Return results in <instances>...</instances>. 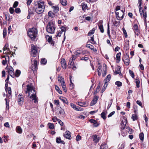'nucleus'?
I'll list each match as a JSON object with an SVG mask.
<instances>
[{
    "mask_svg": "<svg viewBox=\"0 0 149 149\" xmlns=\"http://www.w3.org/2000/svg\"><path fill=\"white\" fill-rule=\"evenodd\" d=\"M27 91H26V93L29 92L28 97L32 99V102H38V98L36 95V92L35 90L34 87L31 86L29 85L27 86Z\"/></svg>",
    "mask_w": 149,
    "mask_h": 149,
    "instance_id": "nucleus-1",
    "label": "nucleus"
},
{
    "mask_svg": "<svg viewBox=\"0 0 149 149\" xmlns=\"http://www.w3.org/2000/svg\"><path fill=\"white\" fill-rule=\"evenodd\" d=\"M34 8L35 11L37 13L40 14L42 13L45 8L44 2L41 0L35 1Z\"/></svg>",
    "mask_w": 149,
    "mask_h": 149,
    "instance_id": "nucleus-2",
    "label": "nucleus"
},
{
    "mask_svg": "<svg viewBox=\"0 0 149 149\" xmlns=\"http://www.w3.org/2000/svg\"><path fill=\"white\" fill-rule=\"evenodd\" d=\"M37 30L35 28L30 29L28 31V34L32 40L35 39L37 36Z\"/></svg>",
    "mask_w": 149,
    "mask_h": 149,
    "instance_id": "nucleus-3",
    "label": "nucleus"
},
{
    "mask_svg": "<svg viewBox=\"0 0 149 149\" xmlns=\"http://www.w3.org/2000/svg\"><path fill=\"white\" fill-rule=\"evenodd\" d=\"M46 29L48 33L51 34L54 33L55 29L54 24L52 22H49L46 27Z\"/></svg>",
    "mask_w": 149,
    "mask_h": 149,
    "instance_id": "nucleus-4",
    "label": "nucleus"
},
{
    "mask_svg": "<svg viewBox=\"0 0 149 149\" xmlns=\"http://www.w3.org/2000/svg\"><path fill=\"white\" fill-rule=\"evenodd\" d=\"M116 17L118 20H122L124 17L123 10H119V11H116Z\"/></svg>",
    "mask_w": 149,
    "mask_h": 149,
    "instance_id": "nucleus-5",
    "label": "nucleus"
},
{
    "mask_svg": "<svg viewBox=\"0 0 149 149\" xmlns=\"http://www.w3.org/2000/svg\"><path fill=\"white\" fill-rule=\"evenodd\" d=\"M31 70L34 71L37 69L38 61L37 60H31Z\"/></svg>",
    "mask_w": 149,
    "mask_h": 149,
    "instance_id": "nucleus-6",
    "label": "nucleus"
},
{
    "mask_svg": "<svg viewBox=\"0 0 149 149\" xmlns=\"http://www.w3.org/2000/svg\"><path fill=\"white\" fill-rule=\"evenodd\" d=\"M31 54L33 57H35L37 52L38 48L36 46L32 44L31 45Z\"/></svg>",
    "mask_w": 149,
    "mask_h": 149,
    "instance_id": "nucleus-7",
    "label": "nucleus"
},
{
    "mask_svg": "<svg viewBox=\"0 0 149 149\" xmlns=\"http://www.w3.org/2000/svg\"><path fill=\"white\" fill-rule=\"evenodd\" d=\"M133 29L135 34L138 36L140 34V31L138 29V26L137 24H135L134 25Z\"/></svg>",
    "mask_w": 149,
    "mask_h": 149,
    "instance_id": "nucleus-8",
    "label": "nucleus"
},
{
    "mask_svg": "<svg viewBox=\"0 0 149 149\" xmlns=\"http://www.w3.org/2000/svg\"><path fill=\"white\" fill-rule=\"evenodd\" d=\"M115 75H116L117 74H118L120 77H122V75L121 73V68L120 66H118L116 69V70L114 72Z\"/></svg>",
    "mask_w": 149,
    "mask_h": 149,
    "instance_id": "nucleus-9",
    "label": "nucleus"
},
{
    "mask_svg": "<svg viewBox=\"0 0 149 149\" xmlns=\"http://www.w3.org/2000/svg\"><path fill=\"white\" fill-rule=\"evenodd\" d=\"M45 38L48 42H49L52 45H54V42L52 40L51 36H50L48 35H47L46 36Z\"/></svg>",
    "mask_w": 149,
    "mask_h": 149,
    "instance_id": "nucleus-10",
    "label": "nucleus"
},
{
    "mask_svg": "<svg viewBox=\"0 0 149 149\" xmlns=\"http://www.w3.org/2000/svg\"><path fill=\"white\" fill-rule=\"evenodd\" d=\"M62 67L64 69L66 68L67 65L65 60L64 59H62L61 62Z\"/></svg>",
    "mask_w": 149,
    "mask_h": 149,
    "instance_id": "nucleus-11",
    "label": "nucleus"
},
{
    "mask_svg": "<svg viewBox=\"0 0 149 149\" xmlns=\"http://www.w3.org/2000/svg\"><path fill=\"white\" fill-rule=\"evenodd\" d=\"M64 136L66 139H70L71 136L70 132L68 131H66L65 133Z\"/></svg>",
    "mask_w": 149,
    "mask_h": 149,
    "instance_id": "nucleus-12",
    "label": "nucleus"
},
{
    "mask_svg": "<svg viewBox=\"0 0 149 149\" xmlns=\"http://www.w3.org/2000/svg\"><path fill=\"white\" fill-rule=\"evenodd\" d=\"M97 137L98 136L96 135H93L92 136L93 141L95 143H97L98 142L100 139L99 137Z\"/></svg>",
    "mask_w": 149,
    "mask_h": 149,
    "instance_id": "nucleus-13",
    "label": "nucleus"
},
{
    "mask_svg": "<svg viewBox=\"0 0 149 149\" xmlns=\"http://www.w3.org/2000/svg\"><path fill=\"white\" fill-rule=\"evenodd\" d=\"M124 118V121H123V120H122L121 124V128L122 129H124L125 128L127 123L126 119H125V117Z\"/></svg>",
    "mask_w": 149,
    "mask_h": 149,
    "instance_id": "nucleus-14",
    "label": "nucleus"
},
{
    "mask_svg": "<svg viewBox=\"0 0 149 149\" xmlns=\"http://www.w3.org/2000/svg\"><path fill=\"white\" fill-rule=\"evenodd\" d=\"M98 64L99 65L98 66L97 68L98 75L99 76H100L101 75L102 73V66L99 63H98Z\"/></svg>",
    "mask_w": 149,
    "mask_h": 149,
    "instance_id": "nucleus-15",
    "label": "nucleus"
},
{
    "mask_svg": "<svg viewBox=\"0 0 149 149\" xmlns=\"http://www.w3.org/2000/svg\"><path fill=\"white\" fill-rule=\"evenodd\" d=\"M58 80L59 81L61 84L65 83L64 78L61 76L58 75Z\"/></svg>",
    "mask_w": 149,
    "mask_h": 149,
    "instance_id": "nucleus-16",
    "label": "nucleus"
},
{
    "mask_svg": "<svg viewBox=\"0 0 149 149\" xmlns=\"http://www.w3.org/2000/svg\"><path fill=\"white\" fill-rule=\"evenodd\" d=\"M127 56L128 57L127 58H124L123 59L124 63L126 65H129L130 61V59L128 57V55Z\"/></svg>",
    "mask_w": 149,
    "mask_h": 149,
    "instance_id": "nucleus-17",
    "label": "nucleus"
},
{
    "mask_svg": "<svg viewBox=\"0 0 149 149\" xmlns=\"http://www.w3.org/2000/svg\"><path fill=\"white\" fill-rule=\"evenodd\" d=\"M24 98L23 95L21 94H19L18 96V102H23Z\"/></svg>",
    "mask_w": 149,
    "mask_h": 149,
    "instance_id": "nucleus-18",
    "label": "nucleus"
},
{
    "mask_svg": "<svg viewBox=\"0 0 149 149\" xmlns=\"http://www.w3.org/2000/svg\"><path fill=\"white\" fill-rule=\"evenodd\" d=\"M86 47L90 49L91 50H93L94 52H95L97 51L96 49H94V46L90 44H87L86 45Z\"/></svg>",
    "mask_w": 149,
    "mask_h": 149,
    "instance_id": "nucleus-19",
    "label": "nucleus"
},
{
    "mask_svg": "<svg viewBox=\"0 0 149 149\" xmlns=\"http://www.w3.org/2000/svg\"><path fill=\"white\" fill-rule=\"evenodd\" d=\"M8 46L9 45L8 44L5 45L3 48V50L5 52L6 51H7L8 52H10V49L8 48Z\"/></svg>",
    "mask_w": 149,
    "mask_h": 149,
    "instance_id": "nucleus-20",
    "label": "nucleus"
},
{
    "mask_svg": "<svg viewBox=\"0 0 149 149\" xmlns=\"http://www.w3.org/2000/svg\"><path fill=\"white\" fill-rule=\"evenodd\" d=\"M16 130L17 132L19 134H21L22 132V129L20 126H17L16 128Z\"/></svg>",
    "mask_w": 149,
    "mask_h": 149,
    "instance_id": "nucleus-21",
    "label": "nucleus"
},
{
    "mask_svg": "<svg viewBox=\"0 0 149 149\" xmlns=\"http://www.w3.org/2000/svg\"><path fill=\"white\" fill-rule=\"evenodd\" d=\"M120 52H119L117 54L116 56V59L117 60L116 61L117 63H119L120 61Z\"/></svg>",
    "mask_w": 149,
    "mask_h": 149,
    "instance_id": "nucleus-22",
    "label": "nucleus"
},
{
    "mask_svg": "<svg viewBox=\"0 0 149 149\" xmlns=\"http://www.w3.org/2000/svg\"><path fill=\"white\" fill-rule=\"evenodd\" d=\"M61 31H61L62 33L63 32H64V40L63 41V42H64V40H65V31H66V29H65V28L63 26H62L61 27Z\"/></svg>",
    "mask_w": 149,
    "mask_h": 149,
    "instance_id": "nucleus-23",
    "label": "nucleus"
},
{
    "mask_svg": "<svg viewBox=\"0 0 149 149\" xmlns=\"http://www.w3.org/2000/svg\"><path fill=\"white\" fill-rule=\"evenodd\" d=\"M107 148L108 146L105 143L102 144L100 147V149H107Z\"/></svg>",
    "mask_w": 149,
    "mask_h": 149,
    "instance_id": "nucleus-24",
    "label": "nucleus"
},
{
    "mask_svg": "<svg viewBox=\"0 0 149 149\" xmlns=\"http://www.w3.org/2000/svg\"><path fill=\"white\" fill-rule=\"evenodd\" d=\"M135 83L136 84L137 87L139 88V87L140 81L139 78L136 77L135 79Z\"/></svg>",
    "mask_w": 149,
    "mask_h": 149,
    "instance_id": "nucleus-25",
    "label": "nucleus"
},
{
    "mask_svg": "<svg viewBox=\"0 0 149 149\" xmlns=\"http://www.w3.org/2000/svg\"><path fill=\"white\" fill-rule=\"evenodd\" d=\"M8 72L11 76L14 74L13 69L12 67H10V68H9L8 70Z\"/></svg>",
    "mask_w": 149,
    "mask_h": 149,
    "instance_id": "nucleus-26",
    "label": "nucleus"
},
{
    "mask_svg": "<svg viewBox=\"0 0 149 149\" xmlns=\"http://www.w3.org/2000/svg\"><path fill=\"white\" fill-rule=\"evenodd\" d=\"M81 6H82V10H86L88 7L87 6V5L85 3H82Z\"/></svg>",
    "mask_w": 149,
    "mask_h": 149,
    "instance_id": "nucleus-27",
    "label": "nucleus"
},
{
    "mask_svg": "<svg viewBox=\"0 0 149 149\" xmlns=\"http://www.w3.org/2000/svg\"><path fill=\"white\" fill-rule=\"evenodd\" d=\"M140 139L142 141H143L144 140V135L143 132L141 133L139 135Z\"/></svg>",
    "mask_w": 149,
    "mask_h": 149,
    "instance_id": "nucleus-28",
    "label": "nucleus"
},
{
    "mask_svg": "<svg viewBox=\"0 0 149 149\" xmlns=\"http://www.w3.org/2000/svg\"><path fill=\"white\" fill-rule=\"evenodd\" d=\"M49 128L50 129H54V124L51 123H48V124Z\"/></svg>",
    "mask_w": 149,
    "mask_h": 149,
    "instance_id": "nucleus-29",
    "label": "nucleus"
},
{
    "mask_svg": "<svg viewBox=\"0 0 149 149\" xmlns=\"http://www.w3.org/2000/svg\"><path fill=\"white\" fill-rule=\"evenodd\" d=\"M52 8H53L54 12L55 13H57L59 10V8L57 6H53Z\"/></svg>",
    "mask_w": 149,
    "mask_h": 149,
    "instance_id": "nucleus-30",
    "label": "nucleus"
},
{
    "mask_svg": "<svg viewBox=\"0 0 149 149\" xmlns=\"http://www.w3.org/2000/svg\"><path fill=\"white\" fill-rule=\"evenodd\" d=\"M90 121L91 123H93L95 125V126L96 127H97L98 126V125L97 124V122L96 120L93 119H91L90 120Z\"/></svg>",
    "mask_w": 149,
    "mask_h": 149,
    "instance_id": "nucleus-31",
    "label": "nucleus"
},
{
    "mask_svg": "<svg viewBox=\"0 0 149 149\" xmlns=\"http://www.w3.org/2000/svg\"><path fill=\"white\" fill-rule=\"evenodd\" d=\"M56 90L57 91V92L60 94H62V91L60 89L59 87L57 86H55Z\"/></svg>",
    "mask_w": 149,
    "mask_h": 149,
    "instance_id": "nucleus-32",
    "label": "nucleus"
},
{
    "mask_svg": "<svg viewBox=\"0 0 149 149\" xmlns=\"http://www.w3.org/2000/svg\"><path fill=\"white\" fill-rule=\"evenodd\" d=\"M95 28H93L92 30H91L88 33V36H90L93 34L94 33L95 31Z\"/></svg>",
    "mask_w": 149,
    "mask_h": 149,
    "instance_id": "nucleus-33",
    "label": "nucleus"
},
{
    "mask_svg": "<svg viewBox=\"0 0 149 149\" xmlns=\"http://www.w3.org/2000/svg\"><path fill=\"white\" fill-rule=\"evenodd\" d=\"M60 2L63 6H65L67 5V1L66 0H60Z\"/></svg>",
    "mask_w": 149,
    "mask_h": 149,
    "instance_id": "nucleus-34",
    "label": "nucleus"
},
{
    "mask_svg": "<svg viewBox=\"0 0 149 149\" xmlns=\"http://www.w3.org/2000/svg\"><path fill=\"white\" fill-rule=\"evenodd\" d=\"M99 27L101 32L102 33H104V31L102 25H99Z\"/></svg>",
    "mask_w": 149,
    "mask_h": 149,
    "instance_id": "nucleus-35",
    "label": "nucleus"
},
{
    "mask_svg": "<svg viewBox=\"0 0 149 149\" xmlns=\"http://www.w3.org/2000/svg\"><path fill=\"white\" fill-rule=\"evenodd\" d=\"M61 86L64 91L65 92H67V89L65 83H64V84H61Z\"/></svg>",
    "mask_w": 149,
    "mask_h": 149,
    "instance_id": "nucleus-36",
    "label": "nucleus"
},
{
    "mask_svg": "<svg viewBox=\"0 0 149 149\" xmlns=\"http://www.w3.org/2000/svg\"><path fill=\"white\" fill-rule=\"evenodd\" d=\"M47 62V61L45 58H42L41 61V64H42L43 65H45L46 64Z\"/></svg>",
    "mask_w": 149,
    "mask_h": 149,
    "instance_id": "nucleus-37",
    "label": "nucleus"
},
{
    "mask_svg": "<svg viewBox=\"0 0 149 149\" xmlns=\"http://www.w3.org/2000/svg\"><path fill=\"white\" fill-rule=\"evenodd\" d=\"M87 103H78V105L82 107H86L88 106Z\"/></svg>",
    "mask_w": 149,
    "mask_h": 149,
    "instance_id": "nucleus-38",
    "label": "nucleus"
},
{
    "mask_svg": "<svg viewBox=\"0 0 149 149\" xmlns=\"http://www.w3.org/2000/svg\"><path fill=\"white\" fill-rule=\"evenodd\" d=\"M6 91L7 93L8 92V93L10 95V96L11 93V88L9 87L7 88H6Z\"/></svg>",
    "mask_w": 149,
    "mask_h": 149,
    "instance_id": "nucleus-39",
    "label": "nucleus"
},
{
    "mask_svg": "<svg viewBox=\"0 0 149 149\" xmlns=\"http://www.w3.org/2000/svg\"><path fill=\"white\" fill-rule=\"evenodd\" d=\"M143 17H144V20L145 22V24H146V17H147V14L146 12H145V13L143 14Z\"/></svg>",
    "mask_w": 149,
    "mask_h": 149,
    "instance_id": "nucleus-40",
    "label": "nucleus"
},
{
    "mask_svg": "<svg viewBox=\"0 0 149 149\" xmlns=\"http://www.w3.org/2000/svg\"><path fill=\"white\" fill-rule=\"evenodd\" d=\"M132 118L133 121L136 120L137 118V116L136 114H133L132 115Z\"/></svg>",
    "mask_w": 149,
    "mask_h": 149,
    "instance_id": "nucleus-41",
    "label": "nucleus"
},
{
    "mask_svg": "<svg viewBox=\"0 0 149 149\" xmlns=\"http://www.w3.org/2000/svg\"><path fill=\"white\" fill-rule=\"evenodd\" d=\"M107 33L109 37H110V33L109 30V23H108L107 24Z\"/></svg>",
    "mask_w": 149,
    "mask_h": 149,
    "instance_id": "nucleus-42",
    "label": "nucleus"
},
{
    "mask_svg": "<svg viewBox=\"0 0 149 149\" xmlns=\"http://www.w3.org/2000/svg\"><path fill=\"white\" fill-rule=\"evenodd\" d=\"M111 78V75L109 74L106 77V83H107L108 81L110 80Z\"/></svg>",
    "mask_w": 149,
    "mask_h": 149,
    "instance_id": "nucleus-43",
    "label": "nucleus"
},
{
    "mask_svg": "<svg viewBox=\"0 0 149 149\" xmlns=\"http://www.w3.org/2000/svg\"><path fill=\"white\" fill-rule=\"evenodd\" d=\"M129 72L130 74V75L133 78H134V72H133V71L131 70H129Z\"/></svg>",
    "mask_w": 149,
    "mask_h": 149,
    "instance_id": "nucleus-44",
    "label": "nucleus"
},
{
    "mask_svg": "<svg viewBox=\"0 0 149 149\" xmlns=\"http://www.w3.org/2000/svg\"><path fill=\"white\" fill-rule=\"evenodd\" d=\"M48 15L51 17H54L55 15L52 11H49L48 13Z\"/></svg>",
    "mask_w": 149,
    "mask_h": 149,
    "instance_id": "nucleus-45",
    "label": "nucleus"
},
{
    "mask_svg": "<svg viewBox=\"0 0 149 149\" xmlns=\"http://www.w3.org/2000/svg\"><path fill=\"white\" fill-rule=\"evenodd\" d=\"M20 74V71L18 70H17L15 73V75L17 77H18Z\"/></svg>",
    "mask_w": 149,
    "mask_h": 149,
    "instance_id": "nucleus-46",
    "label": "nucleus"
},
{
    "mask_svg": "<svg viewBox=\"0 0 149 149\" xmlns=\"http://www.w3.org/2000/svg\"><path fill=\"white\" fill-rule=\"evenodd\" d=\"M123 32L125 36V37L126 38H127V33L126 32V30L124 28H123Z\"/></svg>",
    "mask_w": 149,
    "mask_h": 149,
    "instance_id": "nucleus-47",
    "label": "nucleus"
},
{
    "mask_svg": "<svg viewBox=\"0 0 149 149\" xmlns=\"http://www.w3.org/2000/svg\"><path fill=\"white\" fill-rule=\"evenodd\" d=\"M7 33V30L6 28L4 29L3 31V35L4 38L6 37Z\"/></svg>",
    "mask_w": 149,
    "mask_h": 149,
    "instance_id": "nucleus-48",
    "label": "nucleus"
},
{
    "mask_svg": "<svg viewBox=\"0 0 149 149\" xmlns=\"http://www.w3.org/2000/svg\"><path fill=\"white\" fill-rule=\"evenodd\" d=\"M98 98L99 97L98 96H95L94 97V98L93 100V101L94 102H96Z\"/></svg>",
    "mask_w": 149,
    "mask_h": 149,
    "instance_id": "nucleus-49",
    "label": "nucleus"
},
{
    "mask_svg": "<svg viewBox=\"0 0 149 149\" xmlns=\"http://www.w3.org/2000/svg\"><path fill=\"white\" fill-rule=\"evenodd\" d=\"M101 117L104 120H105L106 119V117L105 116V114L104 112H102V113L101 114Z\"/></svg>",
    "mask_w": 149,
    "mask_h": 149,
    "instance_id": "nucleus-50",
    "label": "nucleus"
},
{
    "mask_svg": "<svg viewBox=\"0 0 149 149\" xmlns=\"http://www.w3.org/2000/svg\"><path fill=\"white\" fill-rule=\"evenodd\" d=\"M115 84L118 86H122V83L119 81H117L115 83Z\"/></svg>",
    "mask_w": 149,
    "mask_h": 149,
    "instance_id": "nucleus-51",
    "label": "nucleus"
},
{
    "mask_svg": "<svg viewBox=\"0 0 149 149\" xmlns=\"http://www.w3.org/2000/svg\"><path fill=\"white\" fill-rule=\"evenodd\" d=\"M60 99L61 100V101L63 102H66V101L67 100L66 99V98L63 97H61L60 98Z\"/></svg>",
    "mask_w": 149,
    "mask_h": 149,
    "instance_id": "nucleus-52",
    "label": "nucleus"
},
{
    "mask_svg": "<svg viewBox=\"0 0 149 149\" xmlns=\"http://www.w3.org/2000/svg\"><path fill=\"white\" fill-rule=\"evenodd\" d=\"M70 105L72 108L76 110V108H77V106H76L73 103H70Z\"/></svg>",
    "mask_w": 149,
    "mask_h": 149,
    "instance_id": "nucleus-53",
    "label": "nucleus"
},
{
    "mask_svg": "<svg viewBox=\"0 0 149 149\" xmlns=\"http://www.w3.org/2000/svg\"><path fill=\"white\" fill-rule=\"evenodd\" d=\"M18 4V2H17V1H15L14 2V3L13 4V7L14 8H15L17 6Z\"/></svg>",
    "mask_w": 149,
    "mask_h": 149,
    "instance_id": "nucleus-54",
    "label": "nucleus"
},
{
    "mask_svg": "<svg viewBox=\"0 0 149 149\" xmlns=\"http://www.w3.org/2000/svg\"><path fill=\"white\" fill-rule=\"evenodd\" d=\"M76 110L81 111L83 110V109L81 107H80L78 106H77V108H76Z\"/></svg>",
    "mask_w": 149,
    "mask_h": 149,
    "instance_id": "nucleus-55",
    "label": "nucleus"
},
{
    "mask_svg": "<svg viewBox=\"0 0 149 149\" xmlns=\"http://www.w3.org/2000/svg\"><path fill=\"white\" fill-rule=\"evenodd\" d=\"M75 55H79L81 54V52L79 50H77L75 51Z\"/></svg>",
    "mask_w": 149,
    "mask_h": 149,
    "instance_id": "nucleus-56",
    "label": "nucleus"
},
{
    "mask_svg": "<svg viewBox=\"0 0 149 149\" xmlns=\"http://www.w3.org/2000/svg\"><path fill=\"white\" fill-rule=\"evenodd\" d=\"M139 12L140 13V14L141 16L143 14V10H142V7H140L139 8Z\"/></svg>",
    "mask_w": 149,
    "mask_h": 149,
    "instance_id": "nucleus-57",
    "label": "nucleus"
},
{
    "mask_svg": "<svg viewBox=\"0 0 149 149\" xmlns=\"http://www.w3.org/2000/svg\"><path fill=\"white\" fill-rule=\"evenodd\" d=\"M119 23L120 22H118L116 21H115L113 22V24L116 26H118L119 25Z\"/></svg>",
    "mask_w": 149,
    "mask_h": 149,
    "instance_id": "nucleus-58",
    "label": "nucleus"
},
{
    "mask_svg": "<svg viewBox=\"0 0 149 149\" xmlns=\"http://www.w3.org/2000/svg\"><path fill=\"white\" fill-rule=\"evenodd\" d=\"M61 139L60 137H58L56 139V142L57 143H60L61 141Z\"/></svg>",
    "mask_w": 149,
    "mask_h": 149,
    "instance_id": "nucleus-59",
    "label": "nucleus"
},
{
    "mask_svg": "<svg viewBox=\"0 0 149 149\" xmlns=\"http://www.w3.org/2000/svg\"><path fill=\"white\" fill-rule=\"evenodd\" d=\"M15 12L17 13H19L20 12L21 10L19 8H16L15 10Z\"/></svg>",
    "mask_w": 149,
    "mask_h": 149,
    "instance_id": "nucleus-60",
    "label": "nucleus"
},
{
    "mask_svg": "<svg viewBox=\"0 0 149 149\" xmlns=\"http://www.w3.org/2000/svg\"><path fill=\"white\" fill-rule=\"evenodd\" d=\"M10 12L11 14H13L14 12V9L13 8H10L9 9Z\"/></svg>",
    "mask_w": 149,
    "mask_h": 149,
    "instance_id": "nucleus-61",
    "label": "nucleus"
},
{
    "mask_svg": "<svg viewBox=\"0 0 149 149\" xmlns=\"http://www.w3.org/2000/svg\"><path fill=\"white\" fill-rule=\"evenodd\" d=\"M58 122L61 125L63 126V125L64 123L63 122L60 120L59 119H58Z\"/></svg>",
    "mask_w": 149,
    "mask_h": 149,
    "instance_id": "nucleus-62",
    "label": "nucleus"
},
{
    "mask_svg": "<svg viewBox=\"0 0 149 149\" xmlns=\"http://www.w3.org/2000/svg\"><path fill=\"white\" fill-rule=\"evenodd\" d=\"M106 70L105 69V70H103V72L102 74V76L103 77H104L106 75Z\"/></svg>",
    "mask_w": 149,
    "mask_h": 149,
    "instance_id": "nucleus-63",
    "label": "nucleus"
},
{
    "mask_svg": "<svg viewBox=\"0 0 149 149\" xmlns=\"http://www.w3.org/2000/svg\"><path fill=\"white\" fill-rule=\"evenodd\" d=\"M115 113V112L114 111H112L108 115V118H109L111 117L112 115H113Z\"/></svg>",
    "mask_w": 149,
    "mask_h": 149,
    "instance_id": "nucleus-64",
    "label": "nucleus"
}]
</instances>
